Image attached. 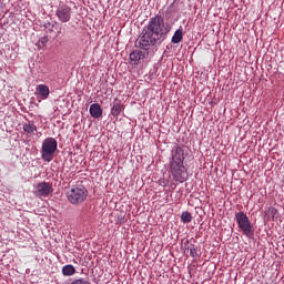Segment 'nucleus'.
Returning a JSON list of instances; mask_svg holds the SVG:
<instances>
[{"instance_id": "nucleus-1", "label": "nucleus", "mask_w": 284, "mask_h": 284, "mask_svg": "<svg viewBox=\"0 0 284 284\" xmlns=\"http://www.w3.org/2000/svg\"><path fill=\"white\" fill-rule=\"evenodd\" d=\"M170 30V24L164 22L162 16L152 17L146 27H144L142 36L136 40V48L149 51L158 43L166 40Z\"/></svg>"}, {"instance_id": "nucleus-2", "label": "nucleus", "mask_w": 284, "mask_h": 284, "mask_svg": "<svg viewBox=\"0 0 284 284\" xmlns=\"http://www.w3.org/2000/svg\"><path fill=\"white\" fill-rule=\"evenodd\" d=\"M186 155H189L187 146H175L172 150L170 172L173 181L178 183H184L189 179L187 169L184 166Z\"/></svg>"}, {"instance_id": "nucleus-3", "label": "nucleus", "mask_w": 284, "mask_h": 284, "mask_svg": "<svg viewBox=\"0 0 284 284\" xmlns=\"http://www.w3.org/2000/svg\"><path fill=\"white\" fill-rule=\"evenodd\" d=\"M65 195L72 205H80L87 200L88 190L83 185H74L68 191V193H65Z\"/></svg>"}, {"instance_id": "nucleus-4", "label": "nucleus", "mask_w": 284, "mask_h": 284, "mask_svg": "<svg viewBox=\"0 0 284 284\" xmlns=\"http://www.w3.org/2000/svg\"><path fill=\"white\" fill-rule=\"evenodd\" d=\"M57 146V140H54L53 138H48L47 140H43L41 150L42 160L47 162L53 161Z\"/></svg>"}, {"instance_id": "nucleus-5", "label": "nucleus", "mask_w": 284, "mask_h": 284, "mask_svg": "<svg viewBox=\"0 0 284 284\" xmlns=\"http://www.w3.org/2000/svg\"><path fill=\"white\" fill-rule=\"evenodd\" d=\"M236 223L242 234L250 237L252 234V224L247 214L244 212L236 213Z\"/></svg>"}, {"instance_id": "nucleus-6", "label": "nucleus", "mask_w": 284, "mask_h": 284, "mask_svg": "<svg viewBox=\"0 0 284 284\" xmlns=\"http://www.w3.org/2000/svg\"><path fill=\"white\" fill-rule=\"evenodd\" d=\"M72 8L65 3H61L60 6H58L55 11V16L61 23H68L70 19H72Z\"/></svg>"}, {"instance_id": "nucleus-7", "label": "nucleus", "mask_w": 284, "mask_h": 284, "mask_svg": "<svg viewBox=\"0 0 284 284\" xmlns=\"http://www.w3.org/2000/svg\"><path fill=\"white\" fill-rule=\"evenodd\" d=\"M34 195L39 199L48 197L51 193H53V185L49 182H40L36 186Z\"/></svg>"}, {"instance_id": "nucleus-8", "label": "nucleus", "mask_w": 284, "mask_h": 284, "mask_svg": "<svg viewBox=\"0 0 284 284\" xmlns=\"http://www.w3.org/2000/svg\"><path fill=\"white\" fill-rule=\"evenodd\" d=\"M125 106H123L122 101L120 99H113L112 108H111V115L112 116H120L122 110H124Z\"/></svg>"}, {"instance_id": "nucleus-9", "label": "nucleus", "mask_w": 284, "mask_h": 284, "mask_svg": "<svg viewBox=\"0 0 284 284\" xmlns=\"http://www.w3.org/2000/svg\"><path fill=\"white\" fill-rule=\"evenodd\" d=\"M89 112L90 115L94 119H100L103 113L102 108L99 103L91 104Z\"/></svg>"}, {"instance_id": "nucleus-10", "label": "nucleus", "mask_w": 284, "mask_h": 284, "mask_svg": "<svg viewBox=\"0 0 284 284\" xmlns=\"http://www.w3.org/2000/svg\"><path fill=\"white\" fill-rule=\"evenodd\" d=\"M36 92L41 97L42 100L48 99L50 94V90L47 84H38L36 88Z\"/></svg>"}, {"instance_id": "nucleus-11", "label": "nucleus", "mask_w": 284, "mask_h": 284, "mask_svg": "<svg viewBox=\"0 0 284 284\" xmlns=\"http://www.w3.org/2000/svg\"><path fill=\"white\" fill-rule=\"evenodd\" d=\"M185 251L190 252V255L193 258L201 256V251L199 250L197 246H195V244L187 243L185 245Z\"/></svg>"}, {"instance_id": "nucleus-12", "label": "nucleus", "mask_w": 284, "mask_h": 284, "mask_svg": "<svg viewBox=\"0 0 284 284\" xmlns=\"http://www.w3.org/2000/svg\"><path fill=\"white\" fill-rule=\"evenodd\" d=\"M144 58H146V54H144L141 50L132 51V53L130 54V60L134 63L139 62Z\"/></svg>"}, {"instance_id": "nucleus-13", "label": "nucleus", "mask_w": 284, "mask_h": 284, "mask_svg": "<svg viewBox=\"0 0 284 284\" xmlns=\"http://www.w3.org/2000/svg\"><path fill=\"white\" fill-rule=\"evenodd\" d=\"M62 274L64 276H72L75 274V267L72 265V264H65L63 267H62Z\"/></svg>"}, {"instance_id": "nucleus-14", "label": "nucleus", "mask_w": 284, "mask_h": 284, "mask_svg": "<svg viewBox=\"0 0 284 284\" xmlns=\"http://www.w3.org/2000/svg\"><path fill=\"white\" fill-rule=\"evenodd\" d=\"M37 131V126L34 123H23V132H27L28 134H33Z\"/></svg>"}, {"instance_id": "nucleus-15", "label": "nucleus", "mask_w": 284, "mask_h": 284, "mask_svg": "<svg viewBox=\"0 0 284 284\" xmlns=\"http://www.w3.org/2000/svg\"><path fill=\"white\" fill-rule=\"evenodd\" d=\"M182 40H183V31L181 29H178L175 34H173L172 37V42L178 44L182 42Z\"/></svg>"}, {"instance_id": "nucleus-16", "label": "nucleus", "mask_w": 284, "mask_h": 284, "mask_svg": "<svg viewBox=\"0 0 284 284\" xmlns=\"http://www.w3.org/2000/svg\"><path fill=\"white\" fill-rule=\"evenodd\" d=\"M181 219H182V222H183V223H191V221H192V215H191L190 212L185 211V212L182 213Z\"/></svg>"}, {"instance_id": "nucleus-17", "label": "nucleus", "mask_w": 284, "mask_h": 284, "mask_svg": "<svg viewBox=\"0 0 284 284\" xmlns=\"http://www.w3.org/2000/svg\"><path fill=\"white\" fill-rule=\"evenodd\" d=\"M48 42H49V39L47 37H43L40 39V41H38V47L44 48Z\"/></svg>"}, {"instance_id": "nucleus-18", "label": "nucleus", "mask_w": 284, "mask_h": 284, "mask_svg": "<svg viewBox=\"0 0 284 284\" xmlns=\"http://www.w3.org/2000/svg\"><path fill=\"white\" fill-rule=\"evenodd\" d=\"M71 284H90V283L88 281L81 278V280H75Z\"/></svg>"}]
</instances>
